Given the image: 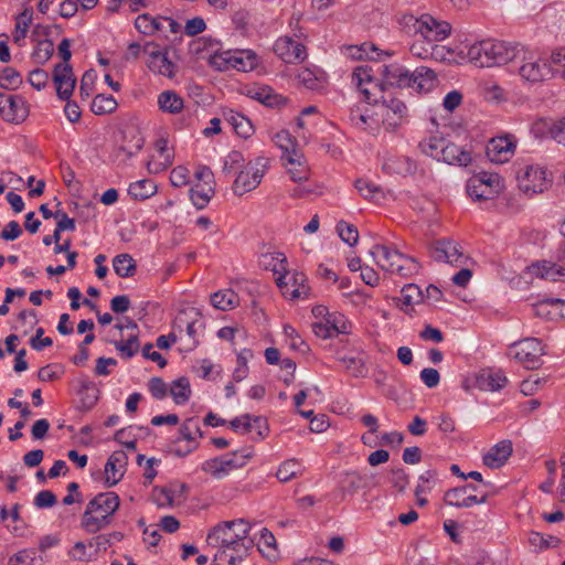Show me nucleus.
Instances as JSON below:
<instances>
[{"label":"nucleus","mask_w":565,"mask_h":565,"mask_svg":"<svg viewBox=\"0 0 565 565\" xmlns=\"http://www.w3.org/2000/svg\"><path fill=\"white\" fill-rule=\"evenodd\" d=\"M377 72L382 81L373 78V70L369 65H360L354 68L352 78L367 104H377L379 94L385 93L387 87L414 88L418 93L430 92L437 84L435 71L426 66H419L409 72L397 63L377 65Z\"/></svg>","instance_id":"1"},{"label":"nucleus","mask_w":565,"mask_h":565,"mask_svg":"<svg viewBox=\"0 0 565 565\" xmlns=\"http://www.w3.org/2000/svg\"><path fill=\"white\" fill-rule=\"evenodd\" d=\"M249 532L250 524L245 519L223 521L209 532L206 542L209 545L220 548L215 554V559L235 565L253 547L254 542L248 537Z\"/></svg>","instance_id":"2"},{"label":"nucleus","mask_w":565,"mask_h":565,"mask_svg":"<svg viewBox=\"0 0 565 565\" xmlns=\"http://www.w3.org/2000/svg\"><path fill=\"white\" fill-rule=\"evenodd\" d=\"M119 505L120 500L117 493H98L87 503L81 519V527L89 534L106 529L111 523L113 515Z\"/></svg>","instance_id":"3"},{"label":"nucleus","mask_w":565,"mask_h":565,"mask_svg":"<svg viewBox=\"0 0 565 565\" xmlns=\"http://www.w3.org/2000/svg\"><path fill=\"white\" fill-rule=\"evenodd\" d=\"M469 62L478 67H492L507 64L519 57L518 44L502 41L482 40L471 44L467 50Z\"/></svg>","instance_id":"4"},{"label":"nucleus","mask_w":565,"mask_h":565,"mask_svg":"<svg viewBox=\"0 0 565 565\" xmlns=\"http://www.w3.org/2000/svg\"><path fill=\"white\" fill-rule=\"evenodd\" d=\"M370 253L375 263L385 271L403 278H409L419 273L420 264L417 259L387 245H374Z\"/></svg>","instance_id":"5"},{"label":"nucleus","mask_w":565,"mask_h":565,"mask_svg":"<svg viewBox=\"0 0 565 565\" xmlns=\"http://www.w3.org/2000/svg\"><path fill=\"white\" fill-rule=\"evenodd\" d=\"M519 57L515 60L521 62L519 66V75L522 81L530 84H537L552 77V68L545 60L535 57L533 53L526 51L524 46L518 44Z\"/></svg>","instance_id":"6"},{"label":"nucleus","mask_w":565,"mask_h":565,"mask_svg":"<svg viewBox=\"0 0 565 565\" xmlns=\"http://www.w3.org/2000/svg\"><path fill=\"white\" fill-rule=\"evenodd\" d=\"M269 167V159L266 157H257L254 161H249L239 170L232 185L233 192L242 196L243 194L255 190L262 182V179Z\"/></svg>","instance_id":"7"},{"label":"nucleus","mask_w":565,"mask_h":565,"mask_svg":"<svg viewBox=\"0 0 565 565\" xmlns=\"http://www.w3.org/2000/svg\"><path fill=\"white\" fill-rule=\"evenodd\" d=\"M405 19L407 23L413 22L415 34L429 44L445 40L451 32V25L448 22L438 21L429 14H423L419 18L409 15Z\"/></svg>","instance_id":"8"},{"label":"nucleus","mask_w":565,"mask_h":565,"mask_svg":"<svg viewBox=\"0 0 565 565\" xmlns=\"http://www.w3.org/2000/svg\"><path fill=\"white\" fill-rule=\"evenodd\" d=\"M170 47L161 49L156 42H147L142 46V53L147 56L146 65L154 74L167 78H173L178 67L169 57Z\"/></svg>","instance_id":"9"},{"label":"nucleus","mask_w":565,"mask_h":565,"mask_svg":"<svg viewBox=\"0 0 565 565\" xmlns=\"http://www.w3.org/2000/svg\"><path fill=\"white\" fill-rule=\"evenodd\" d=\"M510 354L527 370H535L542 364L544 349L537 338H525L511 344Z\"/></svg>","instance_id":"10"},{"label":"nucleus","mask_w":565,"mask_h":565,"mask_svg":"<svg viewBox=\"0 0 565 565\" xmlns=\"http://www.w3.org/2000/svg\"><path fill=\"white\" fill-rule=\"evenodd\" d=\"M519 188L522 192L533 195L547 189L545 171L539 166H526L518 171Z\"/></svg>","instance_id":"11"},{"label":"nucleus","mask_w":565,"mask_h":565,"mask_svg":"<svg viewBox=\"0 0 565 565\" xmlns=\"http://www.w3.org/2000/svg\"><path fill=\"white\" fill-rule=\"evenodd\" d=\"M269 266H271V270L275 274H279V276L276 279V284L285 297H289L290 299H297L302 294L307 295V291H301L299 287L292 288L291 284L288 280H286L289 271L287 269V258L282 253H276L271 255V263L269 264Z\"/></svg>","instance_id":"12"},{"label":"nucleus","mask_w":565,"mask_h":565,"mask_svg":"<svg viewBox=\"0 0 565 565\" xmlns=\"http://www.w3.org/2000/svg\"><path fill=\"white\" fill-rule=\"evenodd\" d=\"M53 82L60 99L68 100L73 95L76 78L70 64L58 63L53 70Z\"/></svg>","instance_id":"13"},{"label":"nucleus","mask_w":565,"mask_h":565,"mask_svg":"<svg viewBox=\"0 0 565 565\" xmlns=\"http://www.w3.org/2000/svg\"><path fill=\"white\" fill-rule=\"evenodd\" d=\"M274 52L285 63H300L305 61L307 53L303 44L296 42L291 38H279L274 44Z\"/></svg>","instance_id":"14"},{"label":"nucleus","mask_w":565,"mask_h":565,"mask_svg":"<svg viewBox=\"0 0 565 565\" xmlns=\"http://www.w3.org/2000/svg\"><path fill=\"white\" fill-rule=\"evenodd\" d=\"M387 108L384 117V124L390 128L398 127L407 115V107L403 100L394 96L379 94V100Z\"/></svg>","instance_id":"15"},{"label":"nucleus","mask_w":565,"mask_h":565,"mask_svg":"<svg viewBox=\"0 0 565 565\" xmlns=\"http://www.w3.org/2000/svg\"><path fill=\"white\" fill-rule=\"evenodd\" d=\"M462 256L460 246L450 239L436 241L430 247V257L436 262L457 264Z\"/></svg>","instance_id":"16"},{"label":"nucleus","mask_w":565,"mask_h":565,"mask_svg":"<svg viewBox=\"0 0 565 565\" xmlns=\"http://www.w3.org/2000/svg\"><path fill=\"white\" fill-rule=\"evenodd\" d=\"M2 118L12 124H21L29 116V105L21 95H8L7 105L3 106Z\"/></svg>","instance_id":"17"},{"label":"nucleus","mask_w":565,"mask_h":565,"mask_svg":"<svg viewBox=\"0 0 565 565\" xmlns=\"http://www.w3.org/2000/svg\"><path fill=\"white\" fill-rule=\"evenodd\" d=\"M128 457L125 451H114L107 459L105 465V484L110 488L116 486L125 473V466Z\"/></svg>","instance_id":"18"},{"label":"nucleus","mask_w":565,"mask_h":565,"mask_svg":"<svg viewBox=\"0 0 565 565\" xmlns=\"http://www.w3.org/2000/svg\"><path fill=\"white\" fill-rule=\"evenodd\" d=\"M515 143L508 136L492 138L487 146L488 158L495 163L507 162L514 153Z\"/></svg>","instance_id":"19"},{"label":"nucleus","mask_w":565,"mask_h":565,"mask_svg":"<svg viewBox=\"0 0 565 565\" xmlns=\"http://www.w3.org/2000/svg\"><path fill=\"white\" fill-rule=\"evenodd\" d=\"M508 379L502 370L487 369L477 375V385L480 390L495 392L503 388Z\"/></svg>","instance_id":"20"},{"label":"nucleus","mask_w":565,"mask_h":565,"mask_svg":"<svg viewBox=\"0 0 565 565\" xmlns=\"http://www.w3.org/2000/svg\"><path fill=\"white\" fill-rule=\"evenodd\" d=\"M512 450V443L510 440H501L483 456V463L492 469L500 468L507 462Z\"/></svg>","instance_id":"21"},{"label":"nucleus","mask_w":565,"mask_h":565,"mask_svg":"<svg viewBox=\"0 0 565 565\" xmlns=\"http://www.w3.org/2000/svg\"><path fill=\"white\" fill-rule=\"evenodd\" d=\"M440 160L447 162L448 164L466 167L471 162L472 158L469 151L446 140L441 149Z\"/></svg>","instance_id":"22"},{"label":"nucleus","mask_w":565,"mask_h":565,"mask_svg":"<svg viewBox=\"0 0 565 565\" xmlns=\"http://www.w3.org/2000/svg\"><path fill=\"white\" fill-rule=\"evenodd\" d=\"M192 315L198 317L200 316V312L196 311L194 308L190 309V311H182L177 317L175 321L179 324V327H181V324H185L186 334L191 339V343L188 347L189 351L193 350L199 344V340L196 339V327L203 326V322L200 319L193 318Z\"/></svg>","instance_id":"23"},{"label":"nucleus","mask_w":565,"mask_h":565,"mask_svg":"<svg viewBox=\"0 0 565 565\" xmlns=\"http://www.w3.org/2000/svg\"><path fill=\"white\" fill-rule=\"evenodd\" d=\"M224 118L232 126L237 136L247 139L254 134L252 121L243 114L230 109L224 113Z\"/></svg>","instance_id":"24"},{"label":"nucleus","mask_w":565,"mask_h":565,"mask_svg":"<svg viewBox=\"0 0 565 565\" xmlns=\"http://www.w3.org/2000/svg\"><path fill=\"white\" fill-rule=\"evenodd\" d=\"M498 192L499 189L488 188L483 178H471L467 184V193L475 201L492 200Z\"/></svg>","instance_id":"25"},{"label":"nucleus","mask_w":565,"mask_h":565,"mask_svg":"<svg viewBox=\"0 0 565 565\" xmlns=\"http://www.w3.org/2000/svg\"><path fill=\"white\" fill-rule=\"evenodd\" d=\"M386 173L414 174L417 170L416 162L408 157L388 158L383 163Z\"/></svg>","instance_id":"26"},{"label":"nucleus","mask_w":565,"mask_h":565,"mask_svg":"<svg viewBox=\"0 0 565 565\" xmlns=\"http://www.w3.org/2000/svg\"><path fill=\"white\" fill-rule=\"evenodd\" d=\"M367 476L356 471L345 472L340 480V489L343 494H355L359 490L367 487Z\"/></svg>","instance_id":"27"},{"label":"nucleus","mask_w":565,"mask_h":565,"mask_svg":"<svg viewBox=\"0 0 565 565\" xmlns=\"http://www.w3.org/2000/svg\"><path fill=\"white\" fill-rule=\"evenodd\" d=\"M160 110L169 114H179L184 107L183 98L174 90H164L158 96Z\"/></svg>","instance_id":"28"},{"label":"nucleus","mask_w":565,"mask_h":565,"mask_svg":"<svg viewBox=\"0 0 565 565\" xmlns=\"http://www.w3.org/2000/svg\"><path fill=\"white\" fill-rule=\"evenodd\" d=\"M302 154L299 151H294V156L285 159V163L288 166V173L295 182H302L308 180L309 170L307 166L301 161Z\"/></svg>","instance_id":"29"},{"label":"nucleus","mask_w":565,"mask_h":565,"mask_svg":"<svg viewBox=\"0 0 565 565\" xmlns=\"http://www.w3.org/2000/svg\"><path fill=\"white\" fill-rule=\"evenodd\" d=\"M401 294V298H394L396 306L399 307L401 310H404L403 306L411 307L415 303L423 302L425 299L423 290L416 284L405 285Z\"/></svg>","instance_id":"30"},{"label":"nucleus","mask_w":565,"mask_h":565,"mask_svg":"<svg viewBox=\"0 0 565 565\" xmlns=\"http://www.w3.org/2000/svg\"><path fill=\"white\" fill-rule=\"evenodd\" d=\"M211 303L214 308L226 311L238 306L239 297L232 289L220 290L211 296Z\"/></svg>","instance_id":"31"},{"label":"nucleus","mask_w":565,"mask_h":565,"mask_svg":"<svg viewBox=\"0 0 565 565\" xmlns=\"http://www.w3.org/2000/svg\"><path fill=\"white\" fill-rule=\"evenodd\" d=\"M337 360L345 364L347 371L354 377H365L367 369L365 366V360L363 354L355 356L337 355Z\"/></svg>","instance_id":"32"},{"label":"nucleus","mask_w":565,"mask_h":565,"mask_svg":"<svg viewBox=\"0 0 565 565\" xmlns=\"http://www.w3.org/2000/svg\"><path fill=\"white\" fill-rule=\"evenodd\" d=\"M377 47L374 44L363 43L362 45H350L347 47V54L353 60H362L367 57L373 61H379L383 53L377 52ZM390 55L388 53H384Z\"/></svg>","instance_id":"33"},{"label":"nucleus","mask_w":565,"mask_h":565,"mask_svg":"<svg viewBox=\"0 0 565 565\" xmlns=\"http://www.w3.org/2000/svg\"><path fill=\"white\" fill-rule=\"evenodd\" d=\"M157 192L156 183L150 179H142L130 183L128 193L136 200H146Z\"/></svg>","instance_id":"34"},{"label":"nucleus","mask_w":565,"mask_h":565,"mask_svg":"<svg viewBox=\"0 0 565 565\" xmlns=\"http://www.w3.org/2000/svg\"><path fill=\"white\" fill-rule=\"evenodd\" d=\"M115 273L122 278L132 277L137 270L136 262L129 254H119L113 259Z\"/></svg>","instance_id":"35"},{"label":"nucleus","mask_w":565,"mask_h":565,"mask_svg":"<svg viewBox=\"0 0 565 565\" xmlns=\"http://www.w3.org/2000/svg\"><path fill=\"white\" fill-rule=\"evenodd\" d=\"M214 193V186H206L198 183L194 188L190 189V199L198 210H202L209 204Z\"/></svg>","instance_id":"36"},{"label":"nucleus","mask_w":565,"mask_h":565,"mask_svg":"<svg viewBox=\"0 0 565 565\" xmlns=\"http://www.w3.org/2000/svg\"><path fill=\"white\" fill-rule=\"evenodd\" d=\"M547 128V135L551 139L565 147V117L547 125L545 121L536 122L533 130L541 131V128Z\"/></svg>","instance_id":"37"},{"label":"nucleus","mask_w":565,"mask_h":565,"mask_svg":"<svg viewBox=\"0 0 565 565\" xmlns=\"http://www.w3.org/2000/svg\"><path fill=\"white\" fill-rule=\"evenodd\" d=\"M354 186L366 200L380 201L385 199L384 190L366 179H356Z\"/></svg>","instance_id":"38"},{"label":"nucleus","mask_w":565,"mask_h":565,"mask_svg":"<svg viewBox=\"0 0 565 565\" xmlns=\"http://www.w3.org/2000/svg\"><path fill=\"white\" fill-rule=\"evenodd\" d=\"M170 394L175 404H185L191 396V387L189 379L181 376L172 382Z\"/></svg>","instance_id":"39"},{"label":"nucleus","mask_w":565,"mask_h":565,"mask_svg":"<svg viewBox=\"0 0 565 565\" xmlns=\"http://www.w3.org/2000/svg\"><path fill=\"white\" fill-rule=\"evenodd\" d=\"M143 143V137L139 132L134 134L128 143H122L116 149V158L121 160L130 159L142 149Z\"/></svg>","instance_id":"40"},{"label":"nucleus","mask_w":565,"mask_h":565,"mask_svg":"<svg viewBox=\"0 0 565 565\" xmlns=\"http://www.w3.org/2000/svg\"><path fill=\"white\" fill-rule=\"evenodd\" d=\"M135 28L145 35H153L162 29V24L158 18L142 13L136 18Z\"/></svg>","instance_id":"41"},{"label":"nucleus","mask_w":565,"mask_h":565,"mask_svg":"<svg viewBox=\"0 0 565 565\" xmlns=\"http://www.w3.org/2000/svg\"><path fill=\"white\" fill-rule=\"evenodd\" d=\"M117 106V100L111 95L98 94L94 97L90 109L95 115H106L114 113Z\"/></svg>","instance_id":"42"},{"label":"nucleus","mask_w":565,"mask_h":565,"mask_svg":"<svg viewBox=\"0 0 565 565\" xmlns=\"http://www.w3.org/2000/svg\"><path fill=\"white\" fill-rule=\"evenodd\" d=\"M301 473V465L296 459H288L279 466L276 477L280 482H288Z\"/></svg>","instance_id":"43"},{"label":"nucleus","mask_w":565,"mask_h":565,"mask_svg":"<svg viewBox=\"0 0 565 565\" xmlns=\"http://www.w3.org/2000/svg\"><path fill=\"white\" fill-rule=\"evenodd\" d=\"M275 143L282 150L281 160L294 156L296 149V139L287 130H281L274 136Z\"/></svg>","instance_id":"44"},{"label":"nucleus","mask_w":565,"mask_h":565,"mask_svg":"<svg viewBox=\"0 0 565 565\" xmlns=\"http://www.w3.org/2000/svg\"><path fill=\"white\" fill-rule=\"evenodd\" d=\"M54 53V43L52 40L45 39L38 42L32 52V60L39 64L44 65Z\"/></svg>","instance_id":"45"},{"label":"nucleus","mask_w":565,"mask_h":565,"mask_svg":"<svg viewBox=\"0 0 565 565\" xmlns=\"http://www.w3.org/2000/svg\"><path fill=\"white\" fill-rule=\"evenodd\" d=\"M23 83L22 75L13 67H4L0 75V87L8 90H14Z\"/></svg>","instance_id":"46"},{"label":"nucleus","mask_w":565,"mask_h":565,"mask_svg":"<svg viewBox=\"0 0 565 565\" xmlns=\"http://www.w3.org/2000/svg\"><path fill=\"white\" fill-rule=\"evenodd\" d=\"M42 557H38L33 550H22L9 558L8 565H41Z\"/></svg>","instance_id":"47"},{"label":"nucleus","mask_w":565,"mask_h":565,"mask_svg":"<svg viewBox=\"0 0 565 565\" xmlns=\"http://www.w3.org/2000/svg\"><path fill=\"white\" fill-rule=\"evenodd\" d=\"M337 233L340 238L350 246H353L359 241V232L356 226L349 224L345 221L338 222L335 226Z\"/></svg>","instance_id":"48"},{"label":"nucleus","mask_w":565,"mask_h":565,"mask_svg":"<svg viewBox=\"0 0 565 565\" xmlns=\"http://www.w3.org/2000/svg\"><path fill=\"white\" fill-rule=\"evenodd\" d=\"M221 458L225 472L228 475L230 471L244 467L250 458V454H239L238 451H234L230 455L221 456Z\"/></svg>","instance_id":"49"},{"label":"nucleus","mask_w":565,"mask_h":565,"mask_svg":"<svg viewBox=\"0 0 565 565\" xmlns=\"http://www.w3.org/2000/svg\"><path fill=\"white\" fill-rule=\"evenodd\" d=\"M445 141L446 139L444 138L430 137L429 139L423 140L419 143V147L422 148V151L425 154L433 157L437 160H440V153L445 145Z\"/></svg>","instance_id":"50"},{"label":"nucleus","mask_w":565,"mask_h":565,"mask_svg":"<svg viewBox=\"0 0 565 565\" xmlns=\"http://www.w3.org/2000/svg\"><path fill=\"white\" fill-rule=\"evenodd\" d=\"M245 163L244 156L241 151L233 150L231 151L224 159L223 162V173L228 175L236 170L243 169Z\"/></svg>","instance_id":"51"},{"label":"nucleus","mask_w":565,"mask_h":565,"mask_svg":"<svg viewBox=\"0 0 565 565\" xmlns=\"http://www.w3.org/2000/svg\"><path fill=\"white\" fill-rule=\"evenodd\" d=\"M113 343L115 348L128 359L132 358L139 351L138 333L131 334L126 341H113Z\"/></svg>","instance_id":"52"},{"label":"nucleus","mask_w":565,"mask_h":565,"mask_svg":"<svg viewBox=\"0 0 565 565\" xmlns=\"http://www.w3.org/2000/svg\"><path fill=\"white\" fill-rule=\"evenodd\" d=\"M153 497L158 507H173L175 491L172 488L154 487Z\"/></svg>","instance_id":"53"},{"label":"nucleus","mask_w":565,"mask_h":565,"mask_svg":"<svg viewBox=\"0 0 565 565\" xmlns=\"http://www.w3.org/2000/svg\"><path fill=\"white\" fill-rule=\"evenodd\" d=\"M253 355L249 349H244L237 354V367L233 372V379L236 382L243 381L248 374V358Z\"/></svg>","instance_id":"54"},{"label":"nucleus","mask_w":565,"mask_h":565,"mask_svg":"<svg viewBox=\"0 0 565 565\" xmlns=\"http://www.w3.org/2000/svg\"><path fill=\"white\" fill-rule=\"evenodd\" d=\"M284 333L290 340L289 347L292 350L301 353H305L309 350L308 344L301 339L294 327L289 324L284 326Z\"/></svg>","instance_id":"55"},{"label":"nucleus","mask_w":565,"mask_h":565,"mask_svg":"<svg viewBox=\"0 0 565 565\" xmlns=\"http://www.w3.org/2000/svg\"><path fill=\"white\" fill-rule=\"evenodd\" d=\"M201 469L204 472L210 473L211 476H213L214 478H217V479H221L226 476L221 457H215V458L205 460L202 463Z\"/></svg>","instance_id":"56"},{"label":"nucleus","mask_w":565,"mask_h":565,"mask_svg":"<svg viewBox=\"0 0 565 565\" xmlns=\"http://www.w3.org/2000/svg\"><path fill=\"white\" fill-rule=\"evenodd\" d=\"M194 434H198L200 437L203 435L194 418L185 419L180 427L181 438L189 443H194Z\"/></svg>","instance_id":"57"},{"label":"nucleus","mask_w":565,"mask_h":565,"mask_svg":"<svg viewBox=\"0 0 565 565\" xmlns=\"http://www.w3.org/2000/svg\"><path fill=\"white\" fill-rule=\"evenodd\" d=\"M124 539V534L121 532H113L109 534H100L95 537H93V541L95 542L96 552L98 551H106L111 544L113 540L115 541H121Z\"/></svg>","instance_id":"58"},{"label":"nucleus","mask_w":565,"mask_h":565,"mask_svg":"<svg viewBox=\"0 0 565 565\" xmlns=\"http://www.w3.org/2000/svg\"><path fill=\"white\" fill-rule=\"evenodd\" d=\"M211 64L214 65L217 70H223L227 67H234L236 70H244L245 65L242 58H223L221 55H213L211 57Z\"/></svg>","instance_id":"59"},{"label":"nucleus","mask_w":565,"mask_h":565,"mask_svg":"<svg viewBox=\"0 0 565 565\" xmlns=\"http://www.w3.org/2000/svg\"><path fill=\"white\" fill-rule=\"evenodd\" d=\"M190 171L184 166H178L170 173L171 184L175 188L186 185L189 183Z\"/></svg>","instance_id":"60"},{"label":"nucleus","mask_w":565,"mask_h":565,"mask_svg":"<svg viewBox=\"0 0 565 565\" xmlns=\"http://www.w3.org/2000/svg\"><path fill=\"white\" fill-rule=\"evenodd\" d=\"M28 81L32 87L41 90L47 85L49 73L42 68H35L30 72Z\"/></svg>","instance_id":"61"},{"label":"nucleus","mask_w":565,"mask_h":565,"mask_svg":"<svg viewBox=\"0 0 565 565\" xmlns=\"http://www.w3.org/2000/svg\"><path fill=\"white\" fill-rule=\"evenodd\" d=\"M391 482L394 488L403 492L409 483V476L403 468L392 469Z\"/></svg>","instance_id":"62"},{"label":"nucleus","mask_w":565,"mask_h":565,"mask_svg":"<svg viewBox=\"0 0 565 565\" xmlns=\"http://www.w3.org/2000/svg\"><path fill=\"white\" fill-rule=\"evenodd\" d=\"M465 494H466V491L462 486L456 487V488L449 489L448 491L445 492L444 501L448 505H452L456 508H462L461 502L463 500Z\"/></svg>","instance_id":"63"},{"label":"nucleus","mask_w":565,"mask_h":565,"mask_svg":"<svg viewBox=\"0 0 565 565\" xmlns=\"http://www.w3.org/2000/svg\"><path fill=\"white\" fill-rule=\"evenodd\" d=\"M149 392L156 399H162L167 396L168 386L161 377L154 376L149 381Z\"/></svg>","instance_id":"64"}]
</instances>
